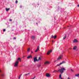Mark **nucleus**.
Returning a JSON list of instances; mask_svg holds the SVG:
<instances>
[{"mask_svg": "<svg viewBox=\"0 0 79 79\" xmlns=\"http://www.w3.org/2000/svg\"><path fill=\"white\" fill-rule=\"evenodd\" d=\"M65 70H66V69H65V68H63L61 69H59V72L60 71V73L62 74V73H64V71Z\"/></svg>", "mask_w": 79, "mask_h": 79, "instance_id": "1", "label": "nucleus"}, {"mask_svg": "<svg viewBox=\"0 0 79 79\" xmlns=\"http://www.w3.org/2000/svg\"><path fill=\"white\" fill-rule=\"evenodd\" d=\"M18 64H19V61H16L14 64L15 67H17L18 66Z\"/></svg>", "mask_w": 79, "mask_h": 79, "instance_id": "2", "label": "nucleus"}, {"mask_svg": "<svg viewBox=\"0 0 79 79\" xmlns=\"http://www.w3.org/2000/svg\"><path fill=\"white\" fill-rule=\"evenodd\" d=\"M62 56H60L59 57H58L57 59L56 60V61H59L62 58Z\"/></svg>", "mask_w": 79, "mask_h": 79, "instance_id": "3", "label": "nucleus"}, {"mask_svg": "<svg viewBox=\"0 0 79 79\" xmlns=\"http://www.w3.org/2000/svg\"><path fill=\"white\" fill-rule=\"evenodd\" d=\"M73 42V43H77L78 42V40H76V39H74Z\"/></svg>", "mask_w": 79, "mask_h": 79, "instance_id": "4", "label": "nucleus"}, {"mask_svg": "<svg viewBox=\"0 0 79 79\" xmlns=\"http://www.w3.org/2000/svg\"><path fill=\"white\" fill-rule=\"evenodd\" d=\"M50 64V62L46 61L44 63V65H47V64Z\"/></svg>", "mask_w": 79, "mask_h": 79, "instance_id": "5", "label": "nucleus"}, {"mask_svg": "<svg viewBox=\"0 0 79 79\" xmlns=\"http://www.w3.org/2000/svg\"><path fill=\"white\" fill-rule=\"evenodd\" d=\"M52 50H51L49 51L47 53V55H49L50 53H52Z\"/></svg>", "mask_w": 79, "mask_h": 79, "instance_id": "6", "label": "nucleus"}, {"mask_svg": "<svg viewBox=\"0 0 79 79\" xmlns=\"http://www.w3.org/2000/svg\"><path fill=\"white\" fill-rule=\"evenodd\" d=\"M33 59L34 60V62H35V61H37L38 60L37 59V57H35L33 58Z\"/></svg>", "mask_w": 79, "mask_h": 79, "instance_id": "7", "label": "nucleus"}, {"mask_svg": "<svg viewBox=\"0 0 79 79\" xmlns=\"http://www.w3.org/2000/svg\"><path fill=\"white\" fill-rule=\"evenodd\" d=\"M46 77H50V75L49 73H46Z\"/></svg>", "mask_w": 79, "mask_h": 79, "instance_id": "8", "label": "nucleus"}, {"mask_svg": "<svg viewBox=\"0 0 79 79\" xmlns=\"http://www.w3.org/2000/svg\"><path fill=\"white\" fill-rule=\"evenodd\" d=\"M39 46H38L36 50L35 51V52H37V51H39Z\"/></svg>", "mask_w": 79, "mask_h": 79, "instance_id": "9", "label": "nucleus"}, {"mask_svg": "<svg viewBox=\"0 0 79 79\" xmlns=\"http://www.w3.org/2000/svg\"><path fill=\"white\" fill-rule=\"evenodd\" d=\"M52 38H54V39H56V35H55L54 36L53 35H52Z\"/></svg>", "mask_w": 79, "mask_h": 79, "instance_id": "10", "label": "nucleus"}, {"mask_svg": "<svg viewBox=\"0 0 79 79\" xmlns=\"http://www.w3.org/2000/svg\"><path fill=\"white\" fill-rule=\"evenodd\" d=\"M17 61H20V62H21V58H19L17 59Z\"/></svg>", "mask_w": 79, "mask_h": 79, "instance_id": "11", "label": "nucleus"}, {"mask_svg": "<svg viewBox=\"0 0 79 79\" xmlns=\"http://www.w3.org/2000/svg\"><path fill=\"white\" fill-rule=\"evenodd\" d=\"M64 63H66L65 61H63L62 62L60 63V64H63Z\"/></svg>", "mask_w": 79, "mask_h": 79, "instance_id": "12", "label": "nucleus"}, {"mask_svg": "<svg viewBox=\"0 0 79 79\" xmlns=\"http://www.w3.org/2000/svg\"><path fill=\"white\" fill-rule=\"evenodd\" d=\"M30 58H32V55H31L30 56H28L27 57V58L28 59H29Z\"/></svg>", "mask_w": 79, "mask_h": 79, "instance_id": "13", "label": "nucleus"}, {"mask_svg": "<svg viewBox=\"0 0 79 79\" xmlns=\"http://www.w3.org/2000/svg\"><path fill=\"white\" fill-rule=\"evenodd\" d=\"M35 36H31V39H32V40H34V39H35Z\"/></svg>", "mask_w": 79, "mask_h": 79, "instance_id": "14", "label": "nucleus"}, {"mask_svg": "<svg viewBox=\"0 0 79 79\" xmlns=\"http://www.w3.org/2000/svg\"><path fill=\"white\" fill-rule=\"evenodd\" d=\"M66 38V35L65 34V36H64V37L63 40H64V39H65Z\"/></svg>", "mask_w": 79, "mask_h": 79, "instance_id": "15", "label": "nucleus"}, {"mask_svg": "<svg viewBox=\"0 0 79 79\" xmlns=\"http://www.w3.org/2000/svg\"><path fill=\"white\" fill-rule=\"evenodd\" d=\"M76 48H77V46H75V47H74L73 48V50H76Z\"/></svg>", "mask_w": 79, "mask_h": 79, "instance_id": "16", "label": "nucleus"}, {"mask_svg": "<svg viewBox=\"0 0 79 79\" xmlns=\"http://www.w3.org/2000/svg\"><path fill=\"white\" fill-rule=\"evenodd\" d=\"M40 60H41V58H40V57H39L38 60L37 61H40Z\"/></svg>", "mask_w": 79, "mask_h": 79, "instance_id": "17", "label": "nucleus"}, {"mask_svg": "<svg viewBox=\"0 0 79 79\" xmlns=\"http://www.w3.org/2000/svg\"><path fill=\"white\" fill-rule=\"evenodd\" d=\"M10 8H6V11H8V10H10Z\"/></svg>", "mask_w": 79, "mask_h": 79, "instance_id": "18", "label": "nucleus"}, {"mask_svg": "<svg viewBox=\"0 0 79 79\" xmlns=\"http://www.w3.org/2000/svg\"><path fill=\"white\" fill-rule=\"evenodd\" d=\"M29 51H30V48H29L27 50V52H29Z\"/></svg>", "mask_w": 79, "mask_h": 79, "instance_id": "19", "label": "nucleus"}, {"mask_svg": "<svg viewBox=\"0 0 79 79\" xmlns=\"http://www.w3.org/2000/svg\"><path fill=\"white\" fill-rule=\"evenodd\" d=\"M61 74H60L59 76V78L60 79H61Z\"/></svg>", "mask_w": 79, "mask_h": 79, "instance_id": "20", "label": "nucleus"}, {"mask_svg": "<svg viewBox=\"0 0 79 79\" xmlns=\"http://www.w3.org/2000/svg\"><path fill=\"white\" fill-rule=\"evenodd\" d=\"M75 76H76V77H77L79 76V74H75Z\"/></svg>", "mask_w": 79, "mask_h": 79, "instance_id": "21", "label": "nucleus"}, {"mask_svg": "<svg viewBox=\"0 0 79 79\" xmlns=\"http://www.w3.org/2000/svg\"><path fill=\"white\" fill-rule=\"evenodd\" d=\"M61 64V63H60L59 64H57L56 65V66H60V65H61V64Z\"/></svg>", "mask_w": 79, "mask_h": 79, "instance_id": "22", "label": "nucleus"}, {"mask_svg": "<svg viewBox=\"0 0 79 79\" xmlns=\"http://www.w3.org/2000/svg\"><path fill=\"white\" fill-rule=\"evenodd\" d=\"M56 73H59V70H56Z\"/></svg>", "mask_w": 79, "mask_h": 79, "instance_id": "23", "label": "nucleus"}, {"mask_svg": "<svg viewBox=\"0 0 79 79\" xmlns=\"http://www.w3.org/2000/svg\"><path fill=\"white\" fill-rule=\"evenodd\" d=\"M38 67H40L41 66V65L40 64H39L37 65Z\"/></svg>", "mask_w": 79, "mask_h": 79, "instance_id": "24", "label": "nucleus"}, {"mask_svg": "<svg viewBox=\"0 0 79 79\" xmlns=\"http://www.w3.org/2000/svg\"><path fill=\"white\" fill-rule=\"evenodd\" d=\"M56 70H54V71H53L52 73H56Z\"/></svg>", "mask_w": 79, "mask_h": 79, "instance_id": "25", "label": "nucleus"}, {"mask_svg": "<svg viewBox=\"0 0 79 79\" xmlns=\"http://www.w3.org/2000/svg\"><path fill=\"white\" fill-rule=\"evenodd\" d=\"M21 77V75H20L19 76V79H20V77Z\"/></svg>", "mask_w": 79, "mask_h": 79, "instance_id": "26", "label": "nucleus"}, {"mask_svg": "<svg viewBox=\"0 0 79 79\" xmlns=\"http://www.w3.org/2000/svg\"><path fill=\"white\" fill-rule=\"evenodd\" d=\"M35 78V76L33 78H31V79H34Z\"/></svg>", "mask_w": 79, "mask_h": 79, "instance_id": "27", "label": "nucleus"}, {"mask_svg": "<svg viewBox=\"0 0 79 79\" xmlns=\"http://www.w3.org/2000/svg\"><path fill=\"white\" fill-rule=\"evenodd\" d=\"M3 32H5V29H4L3 30Z\"/></svg>", "mask_w": 79, "mask_h": 79, "instance_id": "28", "label": "nucleus"}, {"mask_svg": "<svg viewBox=\"0 0 79 79\" xmlns=\"http://www.w3.org/2000/svg\"><path fill=\"white\" fill-rule=\"evenodd\" d=\"M29 74V73H28V74H25V76H26L28 75V74Z\"/></svg>", "mask_w": 79, "mask_h": 79, "instance_id": "29", "label": "nucleus"}, {"mask_svg": "<svg viewBox=\"0 0 79 79\" xmlns=\"http://www.w3.org/2000/svg\"><path fill=\"white\" fill-rule=\"evenodd\" d=\"M15 3H18V1H16Z\"/></svg>", "mask_w": 79, "mask_h": 79, "instance_id": "30", "label": "nucleus"}, {"mask_svg": "<svg viewBox=\"0 0 79 79\" xmlns=\"http://www.w3.org/2000/svg\"><path fill=\"white\" fill-rule=\"evenodd\" d=\"M56 61H56V60H55V61H54V62H55H55H56Z\"/></svg>", "mask_w": 79, "mask_h": 79, "instance_id": "31", "label": "nucleus"}, {"mask_svg": "<svg viewBox=\"0 0 79 79\" xmlns=\"http://www.w3.org/2000/svg\"><path fill=\"white\" fill-rule=\"evenodd\" d=\"M14 40L16 39V38L14 37Z\"/></svg>", "mask_w": 79, "mask_h": 79, "instance_id": "32", "label": "nucleus"}, {"mask_svg": "<svg viewBox=\"0 0 79 79\" xmlns=\"http://www.w3.org/2000/svg\"><path fill=\"white\" fill-rule=\"evenodd\" d=\"M10 21H12V20L11 19H10Z\"/></svg>", "mask_w": 79, "mask_h": 79, "instance_id": "33", "label": "nucleus"}, {"mask_svg": "<svg viewBox=\"0 0 79 79\" xmlns=\"http://www.w3.org/2000/svg\"><path fill=\"white\" fill-rule=\"evenodd\" d=\"M71 71H73V72L74 71H73V70L72 69H71Z\"/></svg>", "mask_w": 79, "mask_h": 79, "instance_id": "34", "label": "nucleus"}, {"mask_svg": "<svg viewBox=\"0 0 79 79\" xmlns=\"http://www.w3.org/2000/svg\"><path fill=\"white\" fill-rule=\"evenodd\" d=\"M67 79H70L69 77H68L67 78Z\"/></svg>", "mask_w": 79, "mask_h": 79, "instance_id": "35", "label": "nucleus"}, {"mask_svg": "<svg viewBox=\"0 0 79 79\" xmlns=\"http://www.w3.org/2000/svg\"><path fill=\"white\" fill-rule=\"evenodd\" d=\"M77 6H78V7H79V4H78V5H77Z\"/></svg>", "mask_w": 79, "mask_h": 79, "instance_id": "36", "label": "nucleus"}, {"mask_svg": "<svg viewBox=\"0 0 79 79\" xmlns=\"http://www.w3.org/2000/svg\"><path fill=\"white\" fill-rule=\"evenodd\" d=\"M20 8H22V6H20Z\"/></svg>", "mask_w": 79, "mask_h": 79, "instance_id": "37", "label": "nucleus"}, {"mask_svg": "<svg viewBox=\"0 0 79 79\" xmlns=\"http://www.w3.org/2000/svg\"><path fill=\"white\" fill-rule=\"evenodd\" d=\"M38 23H36V24H37Z\"/></svg>", "mask_w": 79, "mask_h": 79, "instance_id": "38", "label": "nucleus"}, {"mask_svg": "<svg viewBox=\"0 0 79 79\" xmlns=\"http://www.w3.org/2000/svg\"><path fill=\"white\" fill-rule=\"evenodd\" d=\"M0 73H1V70H0Z\"/></svg>", "mask_w": 79, "mask_h": 79, "instance_id": "39", "label": "nucleus"}, {"mask_svg": "<svg viewBox=\"0 0 79 79\" xmlns=\"http://www.w3.org/2000/svg\"><path fill=\"white\" fill-rule=\"evenodd\" d=\"M52 41V42H53V40Z\"/></svg>", "mask_w": 79, "mask_h": 79, "instance_id": "40", "label": "nucleus"}, {"mask_svg": "<svg viewBox=\"0 0 79 79\" xmlns=\"http://www.w3.org/2000/svg\"><path fill=\"white\" fill-rule=\"evenodd\" d=\"M69 49H71V48H70Z\"/></svg>", "mask_w": 79, "mask_h": 79, "instance_id": "41", "label": "nucleus"}, {"mask_svg": "<svg viewBox=\"0 0 79 79\" xmlns=\"http://www.w3.org/2000/svg\"><path fill=\"white\" fill-rule=\"evenodd\" d=\"M31 53H33V52H31Z\"/></svg>", "mask_w": 79, "mask_h": 79, "instance_id": "42", "label": "nucleus"}, {"mask_svg": "<svg viewBox=\"0 0 79 79\" xmlns=\"http://www.w3.org/2000/svg\"><path fill=\"white\" fill-rule=\"evenodd\" d=\"M3 76V75H2V76Z\"/></svg>", "mask_w": 79, "mask_h": 79, "instance_id": "43", "label": "nucleus"}, {"mask_svg": "<svg viewBox=\"0 0 79 79\" xmlns=\"http://www.w3.org/2000/svg\"><path fill=\"white\" fill-rule=\"evenodd\" d=\"M78 76H79V74H78Z\"/></svg>", "mask_w": 79, "mask_h": 79, "instance_id": "44", "label": "nucleus"}]
</instances>
